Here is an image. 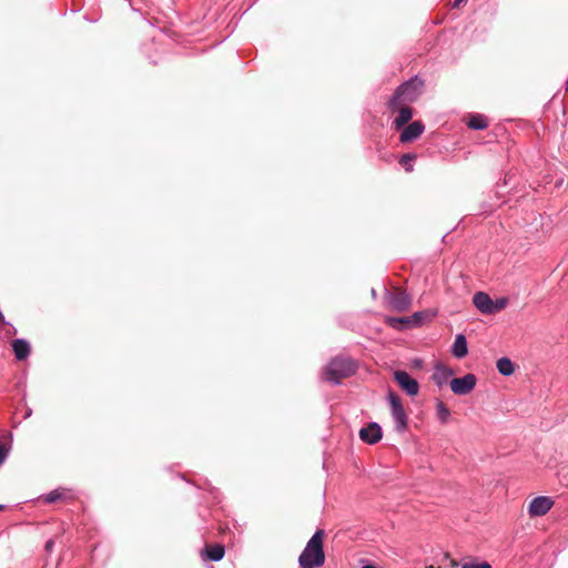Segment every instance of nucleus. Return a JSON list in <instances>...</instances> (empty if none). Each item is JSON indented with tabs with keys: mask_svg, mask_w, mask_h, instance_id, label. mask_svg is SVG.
Segmentation results:
<instances>
[{
	"mask_svg": "<svg viewBox=\"0 0 568 568\" xmlns=\"http://www.w3.org/2000/svg\"><path fill=\"white\" fill-rule=\"evenodd\" d=\"M323 538L324 530L318 529L307 541L306 547L298 557L301 568H317L324 565Z\"/></svg>",
	"mask_w": 568,
	"mask_h": 568,
	"instance_id": "nucleus-1",
	"label": "nucleus"
},
{
	"mask_svg": "<svg viewBox=\"0 0 568 568\" xmlns=\"http://www.w3.org/2000/svg\"><path fill=\"white\" fill-rule=\"evenodd\" d=\"M356 364L353 359L343 356H336L329 361L323 371V378L332 384H339L343 378L355 374Z\"/></svg>",
	"mask_w": 568,
	"mask_h": 568,
	"instance_id": "nucleus-2",
	"label": "nucleus"
},
{
	"mask_svg": "<svg viewBox=\"0 0 568 568\" xmlns=\"http://www.w3.org/2000/svg\"><path fill=\"white\" fill-rule=\"evenodd\" d=\"M423 82L417 78H413L400 84L388 102V108L392 111L397 110L402 104L412 103L417 100Z\"/></svg>",
	"mask_w": 568,
	"mask_h": 568,
	"instance_id": "nucleus-3",
	"label": "nucleus"
},
{
	"mask_svg": "<svg viewBox=\"0 0 568 568\" xmlns=\"http://www.w3.org/2000/svg\"><path fill=\"white\" fill-rule=\"evenodd\" d=\"M387 400L390 407V414L395 422V428L398 432H404L407 428L408 417L402 405L400 397L394 392L389 390Z\"/></svg>",
	"mask_w": 568,
	"mask_h": 568,
	"instance_id": "nucleus-4",
	"label": "nucleus"
},
{
	"mask_svg": "<svg viewBox=\"0 0 568 568\" xmlns=\"http://www.w3.org/2000/svg\"><path fill=\"white\" fill-rule=\"evenodd\" d=\"M477 378L474 374H466L463 377L453 378L449 382L450 389L455 395H467L471 393L476 386Z\"/></svg>",
	"mask_w": 568,
	"mask_h": 568,
	"instance_id": "nucleus-5",
	"label": "nucleus"
},
{
	"mask_svg": "<svg viewBox=\"0 0 568 568\" xmlns=\"http://www.w3.org/2000/svg\"><path fill=\"white\" fill-rule=\"evenodd\" d=\"M394 379L398 386L408 395L416 396L419 392L418 382L405 371H395Z\"/></svg>",
	"mask_w": 568,
	"mask_h": 568,
	"instance_id": "nucleus-6",
	"label": "nucleus"
},
{
	"mask_svg": "<svg viewBox=\"0 0 568 568\" xmlns=\"http://www.w3.org/2000/svg\"><path fill=\"white\" fill-rule=\"evenodd\" d=\"M554 501L550 497L539 496L534 498L528 507L530 517H540L546 515L552 507Z\"/></svg>",
	"mask_w": 568,
	"mask_h": 568,
	"instance_id": "nucleus-7",
	"label": "nucleus"
},
{
	"mask_svg": "<svg viewBox=\"0 0 568 568\" xmlns=\"http://www.w3.org/2000/svg\"><path fill=\"white\" fill-rule=\"evenodd\" d=\"M382 428L377 423H369L359 430V438L369 445H374L382 439Z\"/></svg>",
	"mask_w": 568,
	"mask_h": 568,
	"instance_id": "nucleus-8",
	"label": "nucleus"
},
{
	"mask_svg": "<svg viewBox=\"0 0 568 568\" xmlns=\"http://www.w3.org/2000/svg\"><path fill=\"white\" fill-rule=\"evenodd\" d=\"M424 124L420 121H414L408 124L400 133L399 140L402 143H408L422 135L424 132Z\"/></svg>",
	"mask_w": 568,
	"mask_h": 568,
	"instance_id": "nucleus-9",
	"label": "nucleus"
},
{
	"mask_svg": "<svg viewBox=\"0 0 568 568\" xmlns=\"http://www.w3.org/2000/svg\"><path fill=\"white\" fill-rule=\"evenodd\" d=\"M473 303L476 308L483 314L490 315L493 314V300L485 292H477L473 296Z\"/></svg>",
	"mask_w": 568,
	"mask_h": 568,
	"instance_id": "nucleus-10",
	"label": "nucleus"
},
{
	"mask_svg": "<svg viewBox=\"0 0 568 568\" xmlns=\"http://www.w3.org/2000/svg\"><path fill=\"white\" fill-rule=\"evenodd\" d=\"M453 374L454 372L452 368L443 364H437L434 368L432 379L438 387H443L448 382H450L449 378L453 376Z\"/></svg>",
	"mask_w": 568,
	"mask_h": 568,
	"instance_id": "nucleus-11",
	"label": "nucleus"
},
{
	"mask_svg": "<svg viewBox=\"0 0 568 568\" xmlns=\"http://www.w3.org/2000/svg\"><path fill=\"white\" fill-rule=\"evenodd\" d=\"M14 356L18 361H23L30 355V344L26 339H14L12 342Z\"/></svg>",
	"mask_w": 568,
	"mask_h": 568,
	"instance_id": "nucleus-12",
	"label": "nucleus"
},
{
	"mask_svg": "<svg viewBox=\"0 0 568 568\" xmlns=\"http://www.w3.org/2000/svg\"><path fill=\"white\" fill-rule=\"evenodd\" d=\"M452 353L456 358H464L468 354L467 341L463 334L456 336Z\"/></svg>",
	"mask_w": 568,
	"mask_h": 568,
	"instance_id": "nucleus-13",
	"label": "nucleus"
},
{
	"mask_svg": "<svg viewBox=\"0 0 568 568\" xmlns=\"http://www.w3.org/2000/svg\"><path fill=\"white\" fill-rule=\"evenodd\" d=\"M396 111H398V115L394 121V125L396 129H400L412 120L413 110L409 106L402 104Z\"/></svg>",
	"mask_w": 568,
	"mask_h": 568,
	"instance_id": "nucleus-14",
	"label": "nucleus"
},
{
	"mask_svg": "<svg viewBox=\"0 0 568 568\" xmlns=\"http://www.w3.org/2000/svg\"><path fill=\"white\" fill-rule=\"evenodd\" d=\"M72 497L71 491L67 488H57L43 496V500L53 504L59 500H68Z\"/></svg>",
	"mask_w": 568,
	"mask_h": 568,
	"instance_id": "nucleus-15",
	"label": "nucleus"
},
{
	"mask_svg": "<svg viewBox=\"0 0 568 568\" xmlns=\"http://www.w3.org/2000/svg\"><path fill=\"white\" fill-rule=\"evenodd\" d=\"M390 304L397 311H405L409 307L410 300L405 292H399L392 297Z\"/></svg>",
	"mask_w": 568,
	"mask_h": 568,
	"instance_id": "nucleus-16",
	"label": "nucleus"
},
{
	"mask_svg": "<svg viewBox=\"0 0 568 568\" xmlns=\"http://www.w3.org/2000/svg\"><path fill=\"white\" fill-rule=\"evenodd\" d=\"M496 367L504 376H510L515 372L513 362L508 357H501L497 361Z\"/></svg>",
	"mask_w": 568,
	"mask_h": 568,
	"instance_id": "nucleus-17",
	"label": "nucleus"
},
{
	"mask_svg": "<svg viewBox=\"0 0 568 568\" xmlns=\"http://www.w3.org/2000/svg\"><path fill=\"white\" fill-rule=\"evenodd\" d=\"M206 556L212 561H220L225 554L224 547L222 545H213L205 549Z\"/></svg>",
	"mask_w": 568,
	"mask_h": 568,
	"instance_id": "nucleus-18",
	"label": "nucleus"
},
{
	"mask_svg": "<svg viewBox=\"0 0 568 568\" xmlns=\"http://www.w3.org/2000/svg\"><path fill=\"white\" fill-rule=\"evenodd\" d=\"M436 416L440 424H446L450 417L449 408L442 400L436 403Z\"/></svg>",
	"mask_w": 568,
	"mask_h": 568,
	"instance_id": "nucleus-19",
	"label": "nucleus"
},
{
	"mask_svg": "<svg viewBox=\"0 0 568 568\" xmlns=\"http://www.w3.org/2000/svg\"><path fill=\"white\" fill-rule=\"evenodd\" d=\"M468 126L473 130H484L488 126V123L485 116L476 114L469 119Z\"/></svg>",
	"mask_w": 568,
	"mask_h": 568,
	"instance_id": "nucleus-20",
	"label": "nucleus"
},
{
	"mask_svg": "<svg viewBox=\"0 0 568 568\" xmlns=\"http://www.w3.org/2000/svg\"><path fill=\"white\" fill-rule=\"evenodd\" d=\"M414 159H415V156L413 154H409V153L403 154L402 158L399 159V164L402 166H404V169L407 172H410V171H413L412 161Z\"/></svg>",
	"mask_w": 568,
	"mask_h": 568,
	"instance_id": "nucleus-21",
	"label": "nucleus"
},
{
	"mask_svg": "<svg viewBox=\"0 0 568 568\" xmlns=\"http://www.w3.org/2000/svg\"><path fill=\"white\" fill-rule=\"evenodd\" d=\"M508 304V300L506 297L498 298L493 301V314L500 312Z\"/></svg>",
	"mask_w": 568,
	"mask_h": 568,
	"instance_id": "nucleus-22",
	"label": "nucleus"
},
{
	"mask_svg": "<svg viewBox=\"0 0 568 568\" xmlns=\"http://www.w3.org/2000/svg\"><path fill=\"white\" fill-rule=\"evenodd\" d=\"M462 568H491V566L487 561H467L462 565Z\"/></svg>",
	"mask_w": 568,
	"mask_h": 568,
	"instance_id": "nucleus-23",
	"label": "nucleus"
},
{
	"mask_svg": "<svg viewBox=\"0 0 568 568\" xmlns=\"http://www.w3.org/2000/svg\"><path fill=\"white\" fill-rule=\"evenodd\" d=\"M7 456H8V450L4 448L3 445L0 444V466L4 463Z\"/></svg>",
	"mask_w": 568,
	"mask_h": 568,
	"instance_id": "nucleus-24",
	"label": "nucleus"
},
{
	"mask_svg": "<svg viewBox=\"0 0 568 568\" xmlns=\"http://www.w3.org/2000/svg\"><path fill=\"white\" fill-rule=\"evenodd\" d=\"M54 546V540L53 539H49L45 545H44V549L45 551L48 552H51L52 551V548Z\"/></svg>",
	"mask_w": 568,
	"mask_h": 568,
	"instance_id": "nucleus-25",
	"label": "nucleus"
},
{
	"mask_svg": "<svg viewBox=\"0 0 568 568\" xmlns=\"http://www.w3.org/2000/svg\"><path fill=\"white\" fill-rule=\"evenodd\" d=\"M467 0H454L453 7L458 8L462 3L466 2Z\"/></svg>",
	"mask_w": 568,
	"mask_h": 568,
	"instance_id": "nucleus-26",
	"label": "nucleus"
},
{
	"mask_svg": "<svg viewBox=\"0 0 568 568\" xmlns=\"http://www.w3.org/2000/svg\"><path fill=\"white\" fill-rule=\"evenodd\" d=\"M395 321L398 323H408L409 322L408 320H404V318H397Z\"/></svg>",
	"mask_w": 568,
	"mask_h": 568,
	"instance_id": "nucleus-27",
	"label": "nucleus"
},
{
	"mask_svg": "<svg viewBox=\"0 0 568 568\" xmlns=\"http://www.w3.org/2000/svg\"><path fill=\"white\" fill-rule=\"evenodd\" d=\"M362 568H376V567H374L372 565H366V566H363Z\"/></svg>",
	"mask_w": 568,
	"mask_h": 568,
	"instance_id": "nucleus-28",
	"label": "nucleus"
},
{
	"mask_svg": "<svg viewBox=\"0 0 568 568\" xmlns=\"http://www.w3.org/2000/svg\"><path fill=\"white\" fill-rule=\"evenodd\" d=\"M3 318L4 317H3L2 313L0 312V323L3 321Z\"/></svg>",
	"mask_w": 568,
	"mask_h": 568,
	"instance_id": "nucleus-29",
	"label": "nucleus"
},
{
	"mask_svg": "<svg viewBox=\"0 0 568 568\" xmlns=\"http://www.w3.org/2000/svg\"><path fill=\"white\" fill-rule=\"evenodd\" d=\"M2 509H3V505H0V510H2Z\"/></svg>",
	"mask_w": 568,
	"mask_h": 568,
	"instance_id": "nucleus-30",
	"label": "nucleus"
},
{
	"mask_svg": "<svg viewBox=\"0 0 568 568\" xmlns=\"http://www.w3.org/2000/svg\"><path fill=\"white\" fill-rule=\"evenodd\" d=\"M428 568H434L433 566L428 567Z\"/></svg>",
	"mask_w": 568,
	"mask_h": 568,
	"instance_id": "nucleus-31",
	"label": "nucleus"
}]
</instances>
